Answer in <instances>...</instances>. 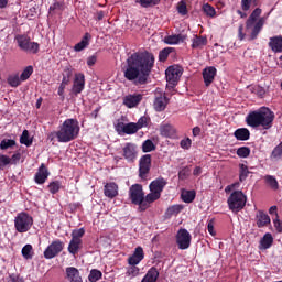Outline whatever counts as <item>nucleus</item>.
<instances>
[{
    "label": "nucleus",
    "instance_id": "1",
    "mask_svg": "<svg viewBox=\"0 0 282 282\" xmlns=\"http://www.w3.org/2000/svg\"><path fill=\"white\" fill-rule=\"evenodd\" d=\"M153 67H155V56L152 53L148 51L133 53L122 66L123 78L135 87H142L149 83Z\"/></svg>",
    "mask_w": 282,
    "mask_h": 282
},
{
    "label": "nucleus",
    "instance_id": "2",
    "mask_svg": "<svg viewBox=\"0 0 282 282\" xmlns=\"http://www.w3.org/2000/svg\"><path fill=\"white\" fill-rule=\"evenodd\" d=\"M80 133V126L77 119H66L63 124L59 126L58 131L52 132L48 135V140L54 141L57 138V142H72L76 140Z\"/></svg>",
    "mask_w": 282,
    "mask_h": 282
},
{
    "label": "nucleus",
    "instance_id": "3",
    "mask_svg": "<svg viewBox=\"0 0 282 282\" xmlns=\"http://www.w3.org/2000/svg\"><path fill=\"white\" fill-rule=\"evenodd\" d=\"M261 12H262L261 8L254 9L246 21V30L247 31L251 30L249 41H254L257 36H259V33L261 32V30H263V25L265 24V19L263 18L259 19V17H261Z\"/></svg>",
    "mask_w": 282,
    "mask_h": 282
},
{
    "label": "nucleus",
    "instance_id": "4",
    "mask_svg": "<svg viewBox=\"0 0 282 282\" xmlns=\"http://www.w3.org/2000/svg\"><path fill=\"white\" fill-rule=\"evenodd\" d=\"M129 198L131 204L139 206V213H144V210H147L148 205L144 203V189L142 188V185L133 184L129 188Z\"/></svg>",
    "mask_w": 282,
    "mask_h": 282
},
{
    "label": "nucleus",
    "instance_id": "5",
    "mask_svg": "<svg viewBox=\"0 0 282 282\" xmlns=\"http://www.w3.org/2000/svg\"><path fill=\"white\" fill-rule=\"evenodd\" d=\"M246 202H248V197L241 191H234L227 199L228 208L231 213L243 210Z\"/></svg>",
    "mask_w": 282,
    "mask_h": 282
},
{
    "label": "nucleus",
    "instance_id": "6",
    "mask_svg": "<svg viewBox=\"0 0 282 282\" xmlns=\"http://www.w3.org/2000/svg\"><path fill=\"white\" fill-rule=\"evenodd\" d=\"M34 226V218L26 212L18 213L14 218V228L17 232H29Z\"/></svg>",
    "mask_w": 282,
    "mask_h": 282
},
{
    "label": "nucleus",
    "instance_id": "7",
    "mask_svg": "<svg viewBox=\"0 0 282 282\" xmlns=\"http://www.w3.org/2000/svg\"><path fill=\"white\" fill-rule=\"evenodd\" d=\"M15 41L18 43V47H20L22 52H29V54H39L40 45L36 42H32L30 36L25 34L17 35Z\"/></svg>",
    "mask_w": 282,
    "mask_h": 282
},
{
    "label": "nucleus",
    "instance_id": "8",
    "mask_svg": "<svg viewBox=\"0 0 282 282\" xmlns=\"http://www.w3.org/2000/svg\"><path fill=\"white\" fill-rule=\"evenodd\" d=\"M274 112L270 110L268 107L260 108V127L267 130L272 129L274 124Z\"/></svg>",
    "mask_w": 282,
    "mask_h": 282
},
{
    "label": "nucleus",
    "instance_id": "9",
    "mask_svg": "<svg viewBox=\"0 0 282 282\" xmlns=\"http://www.w3.org/2000/svg\"><path fill=\"white\" fill-rule=\"evenodd\" d=\"M182 74H184V69L182 66H169L165 70V78L169 83V85H172V87H175L177 83H180V78H182Z\"/></svg>",
    "mask_w": 282,
    "mask_h": 282
},
{
    "label": "nucleus",
    "instance_id": "10",
    "mask_svg": "<svg viewBox=\"0 0 282 282\" xmlns=\"http://www.w3.org/2000/svg\"><path fill=\"white\" fill-rule=\"evenodd\" d=\"M193 237L187 229L181 228L176 234V243L178 250H188L191 248V241Z\"/></svg>",
    "mask_w": 282,
    "mask_h": 282
},
{
    "label": "nucleus",
    "instance_id": "11",
    "mask_svg": "<svg viewBox=\"0 0 282 282\" xmlns=\"http://www.w3.org/2000/svg\"><path fill=\"white\" fill-rule=\"evenodd\" d=\"M65 248V243L61 240H54L45 250H44V259H54L58 257L63 252Z\"/></svg>",
    "mask_w": 282,
    "mask_h": 282
},
{
    "label": "nucleus",
    "instance_id": "12",
    "mask_svg": "<svg viewBox=\"0 0 282 282\" xmlns=\"http://www.w3.org/2000/svg\"><path fill=\"white\" fill-rule=\"evenodd\" d=\"M152 156L144 154L139 159V177L147 180V175L151 173Z\"/></svg>",
    "mask_w": 282,
    "mask_h": 282
},
{
    "label": "nucleus",
    "instance_id": "13",
    "mask_svg": "<svg viewBox=\"0 0 282 282\" xmlns=\"http://www.w3.org/2000/svg\"><path fill=\"white\" fill-rule=\"evenodd\" d=\"M122 155L126 161L133 163L138 160V145L133 142H128L122 148Z\"/></svg>",
    "mask_w": 282,
    "mask_h": 282
},
{
    "label": "nucleus",
    "instance_id": "14",
    "mask_svg": "<svg viewBox=\"0 0 282 282\" xmlns=\"http://www.w3.org/2000/svg\"><path fill=\"white\" fill-rule=\"evenodd\" d=\"M166 105H169V99L166 98V94H163L160 91V89H156L154 93V102L153 107L155 111H164L166 109Z\"/></svg>",
    "mask_w": 282,
    "mask_h": 282
},
{
    "label": "nucleus",
    "instance_id": "15",
    "mask_svg": "<svg viewBox=\"0 0 282 282\" xmlns=\"http://www.w3.org/2000/svg\"><path fill=\"white\" fill-rule=\"evenodd\" d=\"M84 90H85V74L76 73L73 80L72 94H74L75 96H78L79 94H83Z\"/></svg>",
    "mask_w": 282,
    "mask_h": 282
},
{
    "label": "nucleus",
    "instance_id": "16",
    "mask_svg": "<svg viewBox=\"0 0 282 282\" xmlns=\"http://www.w3.org/2000/svg\"><path fill=\"white\" fill-rule=\"evenodd\" d=\"M246 122L248 127H252V129L261 127V108L249 112L246 117Z\"/></svg>",
    "mask_w": 282,
    "mask_h": 282
},
{
    "label": "nucleus",
    "instance_id": "17",
    "mask_svg": "<svg viewBox=\"0 0 282 282\" xmlns=\"http://www.w3.org/2000/svg\"><path fill=\"white\" fill-rule=\"evenodd\" d=\"M167 184L169 182H166L164 177L160 176L150 183V193H156L158 195L162 196V192L164 191Z\"/></svg>",
    "mask_w": 282,
    "mask_h": 282
},
{
    "label": "nucleus",
    "instance_id": "18",
    "mask_svg": "<svg viewBox=\"0 0 282 282\" xmlns=\"http://www.w3.org/2000/svg\"><path fill=\"white\" fill-rule=\"evenodd\" d=\"M116 129L118 132L121 131L122 133H126V135H133V134L138 133V131H139L135 122H129V123L119 122L116 126Z\"/></svg>",
    "mask_w": 282,
    "mask_h": 282
},
{
    "label": "nucleus",
    "instance_id": "19",
    "mask_svg": "<svg viewBox=\"0 0 282 282\" xmlns=\"http://www.w3.org/2000/svg\"><path fill=\"white\" fill-rule=\"evenodd\" d=\"M216 76H217V68H215V66H209L203 69V80L205 86L210 87Z\"/></svg>",
    "mask_w": 282,
    "mask_h": 282
},
{
    "label": "nucleus",
    "instance_id": "20",
    "mask_svg": "<svg viewBox=\"0 0 282 282\" xmlns=\"http://www.w3.org/2000/svg\"><path fill=\"white\" fill-rule=\"evenodd\" d=\"M139 102H142V94L128 95L123 98V105L128 107V109L138 107Z\"/></svg>",
    "mask_w": 282,
    "mask_h": 282
},
{
    "label": "nucleus",
    "instance_id": "21",
    "mask_svg": "<svg viewBox=\"0 0 282 282\" xmlns=\"http://www.w3.org/2000/svg\"><path fill=\"white\" fill-rule=\"evenodd\" d=\"M47 177H50V171L45 166V163H42L35 173V183L36 184H43L44 182H47Z\"/></svg>",
    "mask_w": 282,
    "mask_h": 282
},
{
    "label": "nucleus",
    "instance_id": "22",
    "mask_svg": "<svg viewBox=\"0 0 282 282\" xmlns=\"http://www.w3.org/2000/svg\"><path fill=\"white\" fill-rule=\"evenodd\" d=\"M144 259V249L137 247L132 256L128 258L129 265H138Z\"/></svg>",
    "mask_w": 282,
    "mask_h": 282
},
{
    "label": "nucleus",
    "instance_id": "23",
    "mask_svg": "<svg viewBox=\"0 0 282 282\" xmlns=\"http://www.w3.org/2000/svg\"><path fill=\"white\" fill-rule=\"evenodd\" d=\"M66 279L69 282H83V276H80V271L76 267L66 268Z\"/></svg>",
    "mask_w": 282,
    "mask_h": 282
},
{
    "label": "nucleus",
    "instance_id": "24",
    "mask_svg": "<svg viewBox=\"0 0 282 282\" xmlns=\"http://www.w3.org/2000/svg\"><path fill=\"white\" fill-rule=\"evenodd\" d=\"M160 134L163 138H177V130L172 124H161L160 127Z\"/></svg>",
    "mask_w": 282,
    "mask_h": 282
},
{
    "label": "nucleus",
    "instance_id": "25",
    "mask_svg": "<svg viewBox=\"0 0 282 282\" xmlns=\"http://www.w3.org/2000/svg\"><path fill=\"white\" fill-rule=\"evenodd\" d=\"M104 195L109 199L118 197V184L115 182L107 183L104 187Z\"/></svg>",
    "mask_w": 282,
    "mask_h": 282
},
{
    "label": "nucleus",
    "instance_id": "26",
    "mask_svg": "<svg viewBox=\"0 0 282 282\" xmlns=\"http://www.w3.org/2000/svg\"><path fill=\"white\" fill-rule=\"evenodd\" d=\"M269 47L275 54L281 53L282 52V35H275L273 37H270V40H269Z\"/></svg>",
    "mask_w": 282,
    "mask_h": 282
},
{
    "label": "nucleus",
    "instance_id": "27",
    "mask_svg": "<svg viewBox=\"0 0 282 282\" xmlns=\"http://www.w3.org/2000/svg\"><path fill=\"white\" fill-rule=\"evenodd\" d=\"M158 279H160V271H158V268L152 267L148 270L141 282H158Z\"/></svg>",
    "mask_w": 282,
    "mask_h": 282
},
{
    "label": "nucleus",
    "instance_id": "28",
    "mask_svg": "<svg viewBox=\"0 0 282 282\" xmlns=\"http://www.w3.org/2000/svg\"><path fill=\"white\" fill-rule=\"evenodd\" d=\"M256 224L258 228H265L270 224V216L259 210L256 215Z\"/></svg>",
    "mask_w": 282,
    "mask_h": 282
},
{
    "label": "nucleus",
    "instance_id": "29",
    "mask_svg": "<svg viewBox=\"0 0 282 282\" xmlns=\"http://www.w3.org/2000/svg\"><path fill=\"white\" fill-rule=\"evenodd\" d=\"M69 254H73V257H76L80 250H83V240H74L70 239L67 248Z\"/></svg>",
    "mask_w": 282,
    "mask_h": 282
},
{
    "label": "nucleus",
    "instance_id": "30",
    "mask_svg": "<svg viewBox=\"0 0 282 282\" xmlns=\"http://www.w3.org/2000/svg\"><path fill=\"white\" fill-rule=\"evenodd\" d=\"M273 243L274 237H272V234L267 232L260 240V250H268L269 248H272Z\"/></svg>",
    "mask_w": 282,
    "mask_h": 282
},
{
    "label": "nucleus",
    "instance_id": "31",
    "mask_svg": "<svg viewBox=\"0 0 282 282\" xmlns=\"http://www.w3.org/2000/svg\"><path fill=\"white\" fill-rule=\"evenodd\" d=\"M184 41H186V36L182 34L167 35L164 37V43H166V45H177L178 43H184Z\"/></svg>",
    "mask_w": 282,
    "mask_h": 282
},
{
    "label": "nucleus",
    "instance_id": "32",
    "mask_svg": "<svg viewBox=\"0 0 282 282\" xmlns=\"http://www.w3.org/2000/svg\"><path fill=\"white\" fill-rule=\"evenodd\" d=\"M234 137L236 140H240L241 142H246V140H250V130L248 128H240L234 132Z\"/></svg>",
    "mask_w": 282,
    "mask_h": 282
},
{
    "label": "nucleus",
    "instance_id": "33",
    "mask_svg": "<svg viewBox=\"0 0 282 282\" xmlns=\"http://www.w3.org/2000/svg\"><path fill=\"white\" fill-rule=\"evenodd\" d=\"M90 39H91V34L85 33L82 41L74 46V51L83 52V50H85V47H87L89 45Z\"/></svg>",
    "mask_w": 282,
    "mask_h": 282
},
{
    "label": "nucleus",
    "instance_id": "34",
    "mask_svg": "<svg viewBox=\"0 0 282 282\" xmlns=\"http://www.w3.org/2000/svg\"><path fill=\"white\" fill-rule=\"evenodd\" d=\"M207 43L208 39H206V36L195 35L192 40V47L193 50H197L199 47H204L205 45H207Z\"/></svg>",
    "mask_w": 282,
    "mask_h": 282
},
{
    "label": "nucleus",
    "instance_id": "35",
    "mask_svg": "<svg viewBox=\"0 0 282 282\" xmlns=\"http://www.w3.org/2000/svg\"><path fill=\"white\" fill-rule=\"evenodd\" d=\"M196 196L197 193H195V191H185L182 192L181 199H183L185 204H193V202H195Z\"/></svg>",
    "mask_w": 282,
    "mask_h": 282
},
{
    "label": "nucleus",
    "instance_id": "36",
    "mask_svg": "<svg viewBox=\"0 0 282 282\" xmlns=\"http://www.w3.org/2000/svg\"><path fill=\"white\" fill-rule=\"evenodd\" d=\"M264 183L267 184V186H269L271 188V191H278L279 189V181H276L275 176L272 175H265L263 177Z\"/></svg>",
    "mask_w": 282,
    "mask_h": 282
},
{
    "label": "nucleus",
    "instance_id": "37",
    "mask_svg": "<svg viewBox=\"0 0 282 282\" xmlns=\"http://www.w3.org/2000/svg\"><path fill=\"white\" fill-rule=\"evenodd\" d=\"M162 197L160 194L155 192H150L148 195L144 196L143 204H145L147 209L150 207V204H153V202H158Z\"/></svg>",
    "mask_w": 282,
    "mask_h": 282
},
{
    "label": "nucleus",
    "instance_id": "38",
    "mask_svg": "<svg viewBox=\"0 0 282 282\" xmlns=\"http://www.w3.org/2000/svg\"><path fill=\"white\" fill-rule=\"evenodd\" d=\"M184 210V206L182 205H172L170 206L166 212L165 216L166 217H173V215H180Z\"/></svg>",
    "mask_w": 282,
    "mask_h": 282
},
{
    "label": "nucleus",
    "instance_id": "39",
    "mask_svg": "<svg viewBox=\"0 0 282 282\" xmlns=\"http://www.w3.org/2000/svg\"><path fill=\"white\" fill-rule=\"evenodd\" d=\"M249 175H250V170H248V165L240 163L239 164V182H246Z\"/></svg>",
    "mask_w": 282,
    "mask_h": 282
},
{
    "label": "nucleus",
    "instance_id": "40",
    "mask_svg": "<svg viewBox=\"0 0 282 282\" xmlns=\"http://www.w3.org/2000/svg\"><path fill=\"white\" fill-rule=\"evenodd\" d=\"M162 0H135L141 8H153L154 6H160Z\"/></svg>",
    "mask_w": 282,
    "mask_h": 282
},
{
    "label": "nucleus",
    "instance_id": "41",
    "mask_svg": "<svg viewBox=\"0 0 282 282\" xmlns=\"http://www.w3.org/2000/svg\"><path fill=\"white\" fill-rule=\"evenodd\" d=\"M203 12L206 17H210V19H215V17H217V11L208 3L203 4Z\"/></svg>",
    "mask_w": 282,
    "mask_h": 282
},
{
    "label": "nucleus",
    "instance_id": "42",
    "mask_svg": "<svg viewBox=\"0 0 282 282\" xmlns=\"http://www.w3.org/2000/svg\"><path fill=\"white\" fill-rule=\"evenodd\" d=\"M102 279V271L98 269H93L88 275V281L90 282H98Z\"/></svg>",
    "mask_w": 282,
    "mask_h": 282
},
{
    "label": "nucleus",
    "instance_id": "43",
    "mask_svg": "<svg viewBox=\"0 0 282 282\" xmlns=\"http://www.w3.org/2000/svg\"><path fill=\"white\" fill-rule=\"evenodd\" d=\"M155 149H156L155 143H153L151 139H148L142 143L143 153H151V151H155Z\"/></svg>",
    "mask_w": 282,
    "mask_h": 282
},
{
    "label": "nucleus",
    "instance_id": "44",
    "mask_svg": "<svg viewBox=\"0 0 282 282\" xmlns=\"http://www.w3.org/2000/svg\"><path fill=\"white\" fill-rule=\"evenodd\" d=\"M12 147H17V141H14L13 139H3L0 142L1 151H7V149H12Z\"/></svg>",
    "mask_w": 282,
    "mask_h": 282
},
{
    "label": "nucleus",
    "instance_id": "45",
    "mask_svg": "<svg viewBox=\"0 0 282 282\" xmlns=\"http://www.w3.org/2000/svg\"><path fill=\"white\" fill-rule=\"evenodd\" d=\"M70 237L75 241H83V237H85V228L74 229Z\"/></svg>",
    "mask_w": 282,
    "mask_h": 282
},
{
    "label": "nucleus",
    "instance_id": "46",
    "mask_svg": "<svg viewBox=\"0 0 282 282\" xmlns=\"http://www.w3.org/2000/svg\"><path fill=\"white\" fill-rule=\"evenodd\" d=\"M20 144H24L25 147H32V139H30V132L28 130H23L20 137Z\"/></svg>",
    "mask_w": 282,
    "mask_h": 282
},
{
    "label": "nucleus",
    "instance_id": "47",
    "mask_svg": "<svg viewBox=\"0 0 282 282\" xmlns=\"http://www.w3.org/2000/svg\"><path fill=\"white\" fill-rule=\"evenodd\" d=\"M62 186L61 181H53L48 184V191L52 195H56V193L61 191Z\"/></svg>",
    "mask_w": 282,
    "mask_h": 282
},
{
    "label": "nucleus",
    "instance_id": "48",
    "mask_svg": "<svg viewBox=\"0 0 282 282\" xmlns=\"http://www.w3.org/2000/svg\"><path fill=\"white\" fill-rule=\"evenodd\" d=\"M21 77L19 75H11L8 77L7 83L10 87H19L21 85Z\"/></svg>",
    "mask_w": 282,
    "mask_h": 282
},
{
    "label": "nucleus",
    "instance_id": "49",
    "mask_svg": "<svg viewBox=\"0 0 282 282\" xmlns=\"http://www.w3.org/2000/svg\"><path fill=\"white\" fill-rule=\"evenodd\" d=\"M32 74H34V67L26 66L25 69L21 73L20 79L22 80V83H24V80H28V78H30Z\"/></svg>",
    "mask_w": 282,
    "mask_h": 282
},
{
    "label": "nucleus",
    "instance_id": "50",
    "mask_svg": "<svg viewBox=\"0 0 282 282\" xmlns=\"http://www.w3.org/2000/svg\"><path fill=\"white\" fill-rule=\"evenodd\" d=\"M175 48L173 47H165L162 51H160L159 61H161V63H164V61L169 58V54H171V52H173Z\"/></svg>",
    "mask_w": 282,
    "mask_h": 282
},
{
    "label": "nucleus",
    "instance_id": "51",
    "mask_svg": "<svg viewBox=\"0 0 282 282\" xmlns=\"http://www.w3.org/2000/svg\"><path fill=\"white\" fill-rule=\"evenodd\" d=\"M271 160H281L282 158V144H278L271 152Z\"/></svg>",
    "mask_w": 282,
    "mask_h": 282
},
{
    "label": "nucleus",
    "instance_id": "52",
    "mask_svg": "<svg viewBox=\"0 0 282 282\" xmlns=\"http://www.w3.org/2000/svg\"><path fill=\"white\" fill-rule=\"evenodd\" d=\"M140 274V268L137 265H131L128 268L126 275L130 276V279H135Z\"/></svg>",
    "mask_w": 282,
    "mask_h": 282
},
{
    "label": "nucleus",
    "instance_id": "53",
    "mask_svg": "<svg viewBox=\"0 0 282 282\" xmlns=\"http://www.w3.org/2000/svg\"><path fill=\"white\" fill-rule=\"evenodd\" d=\"M33 248L32 245H25L22 248V257L24 259H32V257L34 256V253L32 252Z\"/></svg>",
    "mask_w": 282,
    "mask_h": 282
},
{
    "label": "nucleus",
    "instance_id": "54",
    "mask_svg": "<svg viewBox=\"0 0 282 282\" xmlns=\"http://www.w3.org/2000/svg\"><path fill=\"white\" fill-rule=\"evenodd\" d=\"M189 176H191V167L188 166L183 167L178 172V180H181V182H184V180H188Z\"/></svg>",
    "mask_w": 282,
    "mask_h": 282
},
{
    "label": "nucleus",
    "instance_id": "55",
    "mask_svg": "<svg viewBox=\"0 0 282 282\" xmlns=\"http://www.w3.org/2000/svg\"><path fill=\"white\" fill-rule=\"evenodd\" d=\"M238 158H249L250 156V148L248 147H240L237 149Z\"/></svg>",
    "mask_w": 282,
    "mask_h": 282
},
{
    "label": "nucleus",
    "instance_id": "56",
    "mask_svg": "<svg viewBox=\"0 0 282 282\" xmlns=\"http://www.w3.org/2000/svg\"><path fill=\"white\" fill-rule=\"evenodd\" d=\"M177 12H178V14H182V17H186V14H188V9H187L186 2L184 0H181L178 2Z\"/></svg>",
    "mask_w": 282,
    "mask_h": 282
},
{
    "label": "nucleus",
    "instance_id": "57",
    "mask_svg": "<svg viewBox=\"0 0 282 282\" xmlns=\"http://www.w3.org/2000/svg\"><path fill=\"white\" fill-rule=\"evenodd\" d=\"M137 126V129H144V127H149V117L143 116L141 118H139L138 122L134 123Z\"/></svg>",
    "mask_w": 282,
    "mask_h": 282
},
{
    "label": "nucleus",
    "instance_id": "58",
    "mask_svg": "<svg viewBox=\"0 0 282 282\" xmlns=\"http://www.w3.org/2000/svg\"><path fill=\"white\" fill-rule=\"evenodd\" d=\"M11 160L10 156L6 154H0V171H3L8 164H10Z\"/></svg>",
    "mask_w": 282,
    "mask_h": 282
},
{
    "label": "nucleus",
    "instance_id": "59",
    "mask_svg": "<svg viewBox=\"0 0 282 282\" xmlns=\"http://www.w3.org/2000/svg\"><path fill=\"white\" fill-rule=\"evenodd\" d=\"M55 10H59L61 12H63V10H65V2H54L50 7V11L54 12Z\"/></svg>",
    "mask_w": 282,
    "mask_h": 282
},
{
    "label": "nucleus",
    "instance_id": "60",
    "mask_svg": "<svg viewBox=\"0 0 282 282\" xmlns=\"http://www.w3.org/2000/svg\"><path fill=\"white\" fill-rule=\"evenodd\" d=\"M207 230L212 237H215L217 235V231H215V219H210L207 224Z\"/></svg>",
    "mask_w": 282,
    "mask_h": 282
},
{
    "label": "nucleus",
    "instance_id": "61",
    "mask_svg": "<svg viewBox=\"0 0 282 282\" xmlns=\"http://www.w3.org/2000/svg\"><path fill=\"white\" fill-rule=\"evenodd\" d=\"M193 144V141L191 140V138H186V139H183L181 140V149H185V150H188L191 149V145Z\"/></svg>",
    "mask_w": 282,
    "mask_h": 282
},
{
    "label": "nucleus",
    "instance_id": "62",
    "mask_svg": "<svg viewBox=\"0 0 282 282\" xmlns=\"http://www.w3.org/2000/svg\"><path fill=\"white\" fill-rule=\"evenodd\" d=\"M251 6H252V0H241V8L243 12H248Z\"/></svg>",
    "mask_w": 282,
    "mask_h": 282
},
{
    "label": "nucleus",
    "instance_id": "63",
    "mask_svg": "<svg viewBox=\"0 0 282 282\" xmlns=\"http://www.w3.org/2000/svg\"><path fill=\"white\" fill-rule=\"evenodd\" d=\"M10 164H19L21 160V154L19 152L14 153L12 158H10Z\"/></svg>",
    "mask_w": 282,
    "mask_h": 282
},
{
    "label": "nucleus",
    "instance_id": "64",
    "mask_svg": "<svg viewBox=\"0 0 282 282\" xmlns=\"http://www.w3.org/2000/svg\"><path fill=\"white\" fill-rule=\"evenodd\" d=\"M8 282H25V281H23V278L17 275V274H11V275H9Z\"/></svg>",
    "mask_w": 282,
    "mask_h": 282
}]
</instances>
